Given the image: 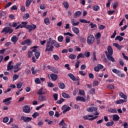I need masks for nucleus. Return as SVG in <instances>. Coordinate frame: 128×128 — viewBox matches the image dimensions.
<instances>
[{
    "instance_id": "64",
    "label": "nucleus",
    "mask_w": 128,
    "mask_h": 128,
    "mask_svg": "<svg viewBox=\"0 0 128 128\" xmlns=\"http://www.w3.org/2000/svg\"><path fill=\"white\" fill-rule=\"evenodd\" d=\"M99 30H104L106 28V26L104 25H100L98 27Z\"/></svg>"
},
{
    "instance_id": "6",
    "label": "nucleus",
    "mask_w": 128,
    "mask_h": 128,
    "mask_svg": "<svg viewBox=\"0 0 128 128\" xmlns=\"http://www.w3.org/2000/svg\"><path fill=\"white\" fill-rule=\"evenodd\" d=\"M14 32V30L10 28V26L5 27L2 31V32H4L5 34H8L9 32L10 34H12Z\"/></svg>"
},
{
    "instance_id": "39",
    "label": "nucleus",
    "mask_w": 128,
    "mask_h": 128,
    "mask_svg": "<svg viewBox=\"0 0 128 128\" xmlns=\"http://www.w3.org/2000/svg\"><path fill=\"white\" fill-rule=\"evenodd\" d=\"M22 82H20L17 84H16L17 88H22Z\"/></svg>"
},
{
    "instance_id": "45",
    "label": "nucleus",
    "mask_w": 128,
    "mask_h": 128,
    "mask_svg": "<svg viewBox=\"0 0 128 128\" xmlns=\"http://www.w3.org/2000/svg\"><path fill=\"white\" fill-rule=\"evenodd\" d=\"M34 82L37 84H40V80L38 78H36L34 80Z\"/></svg>"
},
{
    "instance_id": "9",
    "label": "nucleus",
    "mask_w": 128,
    "mask_h": 128,
    "mask_svg": "<svg viewBox=\"0 0 128 128\" xmlns=\"http://www.w3.org/2000/svg\"><path fill=\"white\" fill-rule=\"evenodd\" d=\"M33 26H32V25H28L26 26H24V28H26L27 30H28V32H32V30H36V25H33Z\"/></svg>"
},
{
    "instance_id": "16",
    "label": "nucleus",
    "mask_w": 128,
    "mask_h": 128,
    "mask_svg": "<svg viewBox=\"0 0 128 128\" xmlns=\"http://www.w3.org/2000/svg\"><path fill=\"white\" fill-rule=\"evenodd\" d=\"M112 44L114 46H115V48H117L118 50H122V48H124V46H120L118 43H113Z\"/></svg>"
},
{
    "instance_id": "58",
    "label": "nucleus",
    "mask_w": 128,
    "mask_h": 128,
    "mask_svg": "<svg viewBox=\"0 0 128 128\" xmlns=\"http://www.w3.org/2000/svg\"><path fill=\"white\" fill-rule=\"evenodd\" d=\"M108 88H109L110 90H114V87L112 84H109L107 86Z\"/></svg>"
},
{
    "instance_id": "61",
    "label": "nucleus",
    "mask_w": 128,
    "mask_h": 128,
    "mask_svg": "<svg viewBox=\"0 0 128 128\" xmlns=\"http://www.w3.org/2000/svg\"><path fill=\"white\" fill-rule=\"evenodd\" d=\"M95 92H96V89H94V88H92V90H90V92L91 94H94V93H95Z\"/></svg>"
},
{
    "instance_id": "51",
    "label": "nucleus",
    "mask_w": 128,
    "mask_h": 128,
    "mask_svg": "<svg viewBox=\"0 0 128 128\" xmlns=\"http://www.w3.org/2000/svg\"><path fill=\"white\" fill-rule=\"evenodd\" d=\"M70 42V36H66V42L68 44Z\"/></svg>"
},
{
    "instance_id": "52",
    "label": "nucleus",
    "mask_w": 128,
    "mask_h": 128,
    "mask_svg": "<svg viewBox=\"0 0 128 128\" xmlns=\"http://www.w3.org/2000/svg\"><path fill=\"white\" fill-rule=\"evenodd\" d=\"M116 30H115L113 34L111 36V38H116Z\"/></svg>"
},
{
    "instance_id": "20",
    "label": "nucleus",
    "mask_w": 128,
    "mask_h": 128,
    "mask_svg": "<svg viewBox=\"0 0 128 128\" xmlns=\"http://www.w3.org/2000/svg\"><path fill=\"white\" fill-rule=\"evenodd\" d=\"M115 40H118L119 42H122V40H124V37L120 36H116L115 38Z\"/></svg>"
},
{
    "instance_id": "59",
    "label": "nucleus",
    "mask_w": 128,
    "mask_h": 128,
    "mask_svg": "<svg viewBox=\"0 0 128 128\" xmlns=\"http://www.w3.org/2000/svg\"><path fill=\"white\" fill-rule=\"evenodd\" d=\"M53 96L55 100H58V94H54Z\"/></svg>"
},
{
    "instance_id": "11",
    "label": "nucleus",
    "mask_w": 128,
    "mask_h": 128,
    "mask_svg": "<svg viewBox=\"0 0 128 128\" xmlns=\"http://www.w3.org/2000/svg\"><path fill=\"white\" fill-rule=\"evenodd\" d=\"M12 98H6L3 100V102H4L6 106H8V104H10V100H12Z\"/></svg>"
},
{
    "instance_id": "4",
    "label": "nucleus",
    "mask_w": 128,
    "mask_h": 128,
    "mask_svg": "<svg viewBox=\"0 0 128 128\" xmlns=\"http://www.w3.org/2000/svg\"><path fill=\"white\" fill-rule=\"evenodd\" d=\"M32 118L31 117H26L24 116H20V120H24V122L28 124V122H32Z\"/></svg>"
},
{
    "instance_id": "38",
    "label": "nucleus",
    "mask_w": 128,
    "mask_h": 128,
    "mask_svg": "<svg viewBox=\"0 0 128 128\" xmlns=\"http://www.w3.org/2000/svg\"><path fill=\"white\" fill-rule=\"evenodd\" d=\"M58 40L60 42H62L64 40V36H58Z\"/></svg>"
},
{
    "instance_id": "44",
    "label": "nucleus",
    "mask_w": 128,
    "mask_h": 128,
    "mask_svg": "<svg viewBox=\"0 0 128 128\" xmlns=\"http://www.w3.org/2000/svg\"><path fill=\"white\" fill-rule=\"evenodd\" d=\"M80 58H84V54H82V53H80L77 56V58L78 60Z\"/></svg>"
},
{
    "instance_id": "56",
    "label": "nucleus",
    "mask_w": 128,
    "mask_h": 128,
    "mask_svg": "<svg viewBox=\"0 0 128 128\" xmlns=\"http://www.w3.org/2000/svg\"><path fill=\"white\" fill-rule=\"evenodd\" d=\"M100 36H101L100 33L98 32L96 34V36H95V38L96 40H98V38H100Z\"/></svg>"
},
{
    "instance_id": "37",
    "label": "nucleus",
    "mask_w": 128,
    "mask_h": 128,
    "mask_svg": "<svg viewBox=\"0 0 128 128\" xmlns=\"http://www.w3.org/2000/svg\"><path fill=\"white\" fill-rule=\"evenodd\" d=\"M106 126H114V121H112L111 122H108L106 123Z\"/></svg>"
},
{
    "instance_id": "29",
    "label": "nucleus",
    "mask_w": 128,
    "mask_h": 128,
    "mask_svg": "<svg viewBox=\"0 0 128 128\" xmlns=\"http://www.w3.org/2000/svg\"><path fill=\"white\" fill-rule=\"evenodd\" d=\"M68 76L69 78H71V80H73L74 82L76 81V77L74 76L72 74H68Z\"/></svg>"
},
{
    "instance_id": "8",
    "label": "nucleus",
    "mask_w": 128,
    "mask_h": 128,
    "mask_svg": "<svg viewBox=\"0 0 128 128\" xmlns=\"http://www.w3.org/2000/svg\"><path fill=\"white\" fill-rule=\"evenodd\" d=\"M84 120H94L96 118H98V116L94 117L92 115L85 116H83Z\"/></svg>"
},
{
    "instance_id": "55",
    "label": "nucleus",
    "mask_w": 128,
    "mask_h": 128,
    "mask_svg": "<svg viewBox=\"0 0 128 128\" xmlns=\"http://www.w3.org/2000/svg\"><path fill=\"white\" fill-rule=\"evenodd\" d=\"M118 6V2H115L113 4V8L114 10H116Z\"/></svg>"
},
{
    "instance_id": "22",
    "label": "nucleus",
    "mask_w": 128,
    "mask_h": 128,
    "mask_svg": "<svg viewBox=\"0 0 128 128\" xmlns=\"http://www.w3.org/2000/svg\"><path fill=\"white\" fill-rule=\"evenodd\" d=\"M62 96L64 98H70V94H66V92H62Z\"/></svg>"
},
{
    "instance_id": "50",
    "label": "nucleus",
    "mask_w": 128,
    "mask_h": 128,
    "mask_svg": "<svg viewBox=\"0 0 128 128\" xmlns=\"http://www.w3.org/2000/svg\"><path fill=\"white\" fill-rule=\"evenodd\" d=\"M70 110V107L66 106V109L64 110H63V114H66V112H68Z\"/></svg>"
},
{
    "instance_id": "62",
    "label": "nucleus",
    "mask_w": 128,
    "mask_h": 128,
    "mask_svg": "<svg viewBox=\"0 0 128 128\" xmlns=\"http://www.w3.org/2000/svg\"><path fill=\"white\" fill-rule=\"evenodd\" d=\"M32 52L28 51V58H30V56H32Z\"/></svg>"
},
{
    "instance_id": "1",
    "label": "nucleus",
    "mask_w": 128,
    "mask_h": 128,
    "mask_svg": "<svg viewBox=\"0 0 128 128\" xmlns=\"http://www.w3.org/2000/svg\"><path fill=\"white\" fill-rule=\"evenodd\" d=\"M108 51L105 52V54H106V56L108 60H110L112 62H114V58L112 57V54L114 52V50H112V48L111 46H108Z\"/></svg>"
},
{
    "instance_id": "7",
    "label": "nucleus",
    "mask_w": 128,
    "mask_h": 128,
    "mask_svg": "<svg viewBox=\"0 0 128 128\" xmlns=\"http://www.w3.org/2000/svg\"><path fill=\"white\" fill-rule=\"evenodd\" d=\"M22 66V62H18L13 67L14 72H18V70H20V66Z\"/></svg>"
},
{
    "instance_id": "13",
    "label": "nucleus",
    "mask_w": 128,
    "mask_h": 128,
    "mask_svg": "<svg viewBox=\"0 0 128 128\" xmlns=\"http://www.w3.org/2000/svg\"><path fill=\"white\" fill-rule=\"evenodd\" d=\"M81 15H82V12L77 11L74 13L73 16L74 18H77L80 16Z\"/></svg>"
},
{
    "instance_id": "21",
    "label": "nucleus",
    "mask_w": 128,
    "mask_h": 128,
    "mask_svg": "<svg viewBox=\"0 0 128 128\" xmlns=\"http://www.w3.org/2000/svg\"><path fill=\"white\" fill-rule=\"evenodd\" d=\"M119 96H121V98H124V100H126V98H128L126 95L124 94L122 92H120Z\"/></svg>"
},
{
    "instance_id": "40",
    "label": "nucleus",
    "mask_w": 128,
    "mask_h": 128,
    "mask_svg": "<svg viewBox=\"0 0 128 128\" xmlns=\"http://www.w3.org/2000/svg\"><path fill=\"white\" fill-rule=\"evenodd\" d=\"M70 58H71V60H75V58H76V56L73 54H70L69 56Z\"/></svg>"
},
{
    "instance_id": "31",
    "label": "nucleus",
    "mask_w": 128,
    "mask_h": 128,
    "mask_svg": "<svg viewBox=\"0 0 128 128\" xmlns=\"http://www.w3.org/2000/svg\"><path fill=\"white\" fill-rule=\"evenodd\" d=\"M44 22L45 24H46L48 26V24H50V18H46L44 20Z\"/></svg>"
},
{
    "instance_id": "46",
    "label": "nucleus",
    "mask_w": 128,
    "mask_h": 128,
    "mask_svg": "<svg viewBox=\"0 0 128 128\" xmlns=\"http://www.w3.org/2000/svg\"><path fill=\"white\" fill-rule=\"evenodd\" d=\"M84 56H86V58H88L90 56V52H85L84 53Z\"/></svg>"
},
{
    "instance_id": "27",
    "label": "nucleus",
    "mask_w": 128,
    "mask_h": 128,
    "mask_svg": "<svg viewBox=\"0 0 128 128\" xmlns=\"http://www.w3.org/2000/svg\"><path fill=\"white\" fill-rule=\"evenodd\" d=\"M71 22L72 26H78V24H80V22H74V19H72Z\"/></svg>"
},
{
    "instance_id": "35",
    "label": "nucleus",
    "mask_w": 128,
    "mask_h": 128,
    "mask_svg": "<svg viewBox=\"0 0 128 128\" xmlns=\"http://www.w3.org/2000/svg\"><path fill=\"white\" fill-rule=\"evenodd\" d=\"M28 18H30V14H28V13L24 14L22 17L23 20H28Z\"/></svg>"
},
{
    "instance_id": "43",
    "label": "nucleus",
    "mask_w": 128,
    "mask_h": 128,
    "mask_svg": "<svg viewBox=\"0 0 128 128\" xmlns=\"http://www.w3.org/2000/svg\"><path fill=\"white\" fill-rule=\"evenodd\" d=\"M86 40V38H84V37H80V41L82 44L84 43Z\"/></svg>"
},
{
    "instance_id": "30",
    "label": "nucleus",
    "mask_w": 128,
    "mask_h": 128,
    "mask_svg": "<svg viewBox=\"0 0 128 128\" xmlns=\"http://www.w3.org/2000/svg\"><path fill=\"white\" fill-rule=\"evenodd\" d=\"M32 2V0H26V6L28 7L30 6V4Z\"/></svg>"
},
{
    "instance_id": "54",
    "label": "nucleus",
    "mask_w": 128,
    "mask_h": 128,
    "mask_svg": "<svg viewBox=\"0 0 128 128\" xmlns=\"http://www.w3.org/2000/svg\"><path fill=\"white\" fill-rule=\"evenodd\" d=\"M52 72H54V74H58V70L56 68H52Z\"/></svg>"
},
{
    "instance_id": "14",
    "label": "nucleus",
    "mask_w": 128,
    "mask_h": 128,
    "mask_svg": "<svg viewBox=\"0 0 128 128\" xmlns=\"http://www.w3.org/2000/svg\"><path fill=\"white\" fill-rule=\"evenodd\" d=\"M50 78H52V80L56 81L58 78V75L52 74L50 75Z\"/></svg>"
},
{
    "instance_id": "3",
    "label": "nucleus",
    "mask_w": 128,
    "mask_h": 128,
    "mask_svg": "<svg viewBox=\"0 0 128 128\" xmlns=\"http://www.w3.org/2000/svg\"><path fill=\"white\" fill-rule=\"evenodd\" d=\"M87 112H95L93 113L94 116H99L100 113L98 112V108L96 107H91L88 108L86 109Z\"/></svg>"
},
{
    "instance_id": "5",
    "label": "nucleus",
    "mask_w": 128,
    "mask_h": 128,
    "mask_svg": "<svg viewBox=\"0 0 128 128\" xmlns=\"http://www.w3.org/2000/svg\"><path fill=\"white\" fill-rule=\"evenodd\" d=\"M86 42L88 44H92L94 42V36L93 35L89 36L87 38Z\"/></svg>"
},
{
    "instance_id": "25",
    "label": "nucleus",
    "mask_w": 128,
    "mask_h": 128,
    "mask_svg": "<svg viewBox=\"0 0 128 128\" xmlns=\"http://www.w3.org/2000/svg\"><path fill=\"white\" fill-rule=\"evenodd\" d=\"M112 120H116V122L120 120V116L118 114H114Z\"/></svg>"
},
{
    "instance_id": "28",
    "label": "nucleus",
    "mask_w": 128,
    "mask_h": 128,
    "mask_svg": "<svg viewBox=\"0 0 128 128\" xmlns=\"http://www.w3.org/2000/svg\"><path fill=\"white\" fill-rule=\"evenodd\" d=\"M126 100H118L116 102V104H124V102H126Z\"/></svg>"
},
{
    "instance_id": "60",
    "label": "nucleus",
    "mask_w": 128,
    "mask_h": 128,
    "mask_svg": "<svg viewBox=\"0 0 128 128\" xmlns=\"http://www.w3.org/2000/svg\"><path fill=\"white\" fill-rule=\"evenodd\" d=\"M10 10H18V6H16V5H14L11 8Z\"/></svg>"
},
{
    "instance_id": "48",
    "label": "nucleus",
    "mask_w": 128,
    "mask_h": 128,
    "mask_svg": "<svg viewBox=\"0 0 128 128\" xmlns=\"http://www.w3.org/2000/svg\"><path fill=\"white\" fill-rule=\"evenodd\" d=\"M39 114H38V112H35L32 115V118H36V116H38Z\"/></svg>"
},
{
    "instance_id": "19",
    "label": "nucleus",
    "mask_w": 128,
    "mask_h": 128,
    "mask_svg": "<svg viewBox=\"0 0 128 128\" xmlns=\"http://www.w3.org/2000/svg\"><path fill=\"white\" fill-rule=\"evenodd\" d=\"M108 112L111 114H116V112H118L116 109L113 108H110L108 109Z\"/></svg>"
},
{
    "instance_id": "42",
    "label": "nucleus",
    "mask_w": 128,
    "mask_h": 128,
    "mask_svg": "<svg viewBox=\"0 0 128 128\" xmlns=\"http://www.w3.org/2000/svg\"><path fill=\"white\" fill-rule=\"evenodd\" d=\"M63 4L64 6V8H68V2H64L63 3Z\"/></svg>"
},
{
    "instance_id": "12",
    "label": "nucleus",
    "mask_w": 128,
    "mask_h": 128,
    "mask_svg": "<svg viewBox=\"0 0 128 128\" xmlns=\"http://www.w3.org/2000/svg\"><path fill=\"white\" fill-rule=\"evenodd\" d=\"M32 52H35L34 54H35L36 58V60H38V58H40V51L38 50L36 52V49H34L32 50Z\"/></svg>"
},
{
    "instance_id": "2",
    "label": "nucleus",
    "mask_w": 128,
    "mask_h": 128,
    "mask_svg": "<svg viewBox=\"0 0 128 128\" xmlns=\"http://www.w3.org/2000/svg\"><path fill=\"white\" fill-rule=\"evenodd\" d=\"M52 38H49L46 40V48L45 51L46 52H52L54 50V46L52 40Z\"/></svg>"
},
{
    "instance_id": "34",
    "label": "nucleus",
    "mask_w": 128,
    "mask_h": 128,
    "mask_svg": "<svg viewBox=\"0 0 128 128\" xmlns=\"http://www.w3.org/2000/svg\"><path fill=\"white\" fill-rule=\"evenodd\" d=\"M79 94L80 96H84L86 93L84 92V90H79Z\"/></svg>"
},
{
    "instance_id": "49",
    "label": "nucleus",
    "mask_w": 128,
    "mask_h": 128,
    "mask_svg": "<svg viewBox=\"0 0 128 128\" xmlns=\"http://www.w3.org/2000/svg\"><path fill=\"white\" fill-rule=\"evenodd\" d=\"M98 8H100V6H94L93 7V10H95V12H98Z\"/></svg>"
},
{
    "instance_id": "33",
    "label": "nucleus",
    "mask_w": 128,
    "mask_h": 128,
    "mask_svg": "<svg viewBox=\"0 0 128 128\" xmlns=\"http://www.w3.org/2000/svg\"><path fill=\"white\" fill-rule=\"evenodd\" d=\"M59 126H62L63 127L66 126V123L64 122V120H62L59 123Z\"/></svg>"
},
{
    "instance_id": "10",
    "label": "nucleus",
    "mask_w": 128,
    "mask_h": 128,
    "mask_svg": "<svg viewBox=\"0 0 128 128\" xmlns=\"http://www.w3.org/2000/svg\"><path fill=\"white\" fill-rule=\"evenodd\" d=\"M23 112L26 114H30V108L28 105L25 106L23 108Z\"/></svg>"
},
{
    "instance_id": "15",
    "label": "nucleus",
    "mask_w": 128,
    "mask_h": 128,
    "mask_svg": "<svg viewBox=\"0 0 128 128\" xmlns=\"http://www.w3.org/2000/svg\"><path fill=\"white\" fill-rule=\"evenodd\" d=\"M76 100L78 101L80 100V102H86V98L84 97H82L80 96H78L76 98Z\"/></svg>"
},
{
    "instance_id": "41",
    "label": "nucleus",
    "mask_w": 128,
    "mask_h": 128,
    "mask_svg": "<svg viewBox=\"0 0 128 128\" xmlns=\"http://www.w3.org/2000/svg\"><path fill=\"white\" fill-rule=\"evenodd\" d=\"M64 99L61 98L60 100L56 102V104H60L64 102Z\"/></svg>"
},
{
    "instance_id": "57",
    "label": "nucleus",
    "mask_w": 128,
    "mask_h": 128,
    "mask_svg": "<svg viewBox=\"0 0 128 128\" xmlns=\"http://www.w3.org/2000/svg\"><path fill=\"white\" fill-rule=\"evenodd\" d=\"M3 122L6 123L8 122V117H5L2 120Z\"/></svg>"
},
{
    "instance_id": "18",
    "label": "nucleus",
    "mask_w": 128,
    "mask_h": 128,
    "mask_svg": "<svg viewBox=\"0 0 128 128\" xmlns=\"http://www.w3.org/2000/svg\"><path fill=\"white\" fill-rule=\"evenodd\" d=\"M58 86L60 88H61V90H64L66 88V85L64 82H60L58 84Z\"/></svg>"
},
{
    "instance_id": "47",
    "label": "nucleus",
    "mask_w": 128,
    "mask_h": 128,
    "mask_svg": "<svg viewBox=\"0 0 128 128\" xmlns=\"http://www.w3.org/2000/svg\"><path fill=\"white\" fill-rule=\"evenodd\" d=\"M25 42L26 44H28V46H30V44H32V42H30V39L25 40Z\"/></svg>"
},
{
    "instance_id": "32",
    "label": "nucleus",
    "mask_w": 128,
    "mask_h": 128,
    "mask_svg": "<svg viewBox=\"0 0 128 128\" xmlns=\"http://www.w3.org/2000/svg\"><path fill=\"white\" fill-rule=\"evenodd\" d=\"M39 96H42V94H44L46 92H42V88H40L38 92H37Z\"/></svg>"
},
{
    "instance_id": "63",
    "label": "nucleus",
    "mask_w": 128,
    "mask_h": 128,
    "mask_svg": "<svg viewBox=\"0 0 128 128\" xmlns=\"http://www.w3.org/2000/svg\"><path fill=\"white\" fill-rule=\"evenodd\" d=\"M53 58H54L55 60H60V58L58 55H54Z\"/></svg>"
},
{
    "instance_id": "23",
    "label": "nucleus",
    "mask_w": 128,
    "mask_h": 128,
    "mask_svg": "<svg viewBox=\"0 0 128 128\" xmlns=\"http://www.w3.org/2000/svg\"><path fill=\"white\" fill-rule=\"evenodd\" d=\"M72 30L74 34H80V30H78V28L74 27L72 28Z\"/></svg>"
},
{
    "instance_id": "53",
    "label": "nucleus",
    "mask_w": 128,
    "mask_h": 128,
    "mask_svg": "<svg viewBox=\"0 0 128 128\" xmlns=\"http://www.w3.org/2000/svg\"><path fill=\"white\" fill-rule=\"evenodd\" d=\"M14 70V66H7V70Z\"/></svg>"
},
{
    "instance_id": "36",
    "label": "nucleus",
    "mask_w": 128,
    "mask_h": 128,
    "mask_svg": "<svg viewBox=\"0 0 128 128\" xmlns=\"http://www.w3.org/2000/svg\"><path fill=\"white\" fill-rule=\"evenodd\" d=\"M18 75L16 74H14L13 76V78H12L13 82H14V80H18Z\"/></svg>"
},
{
    "instance_id": "26",
    "label": "nucleus",
    "mask_w": 128,
    "mask_h": 128,
    "mask_svg": "<svg viewBox=\"0 0 128 128\" xmlns=\"http://www.w3.org/2000/svg\"><path fill=\"white\" fill-rule=\"evenodd\" d=\"M52 44H54L56 48H60V44L56 42L55 40H52Z\"/></svg>"
},
{
    "instance_id": "24",
    "label": "nucleus",
    "mask_w": 128,
    "mask_h": 128,
    "mask_svg": "<svg viewBox=\"0 0 128 128\" xmlns=\"http://www.w3.org/2000/svg\"><path fill=\"white\" fill-rule=\"evenodd\" d=\"M38 100L40 102H44V100H46V98L44 96H40L38 97Z\"/></svg>"
},
{
    "instance_id": "17",
    "label": "nucleus",
    "mask_w": 128,
    "mask_h": 128,
    "mask_svg": "<svg viewBox=\"0 0 128 128\" xmlns=\"http://www.w3.org/2000/svg\"><path fill=\"white\" fill-rule=\"evenodd\" d=\"M18 40V38L16 36H14L11 38V42L14 44H16V42Z\"/></svg>"
}]
</instances>
